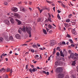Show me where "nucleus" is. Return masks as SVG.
I'll return each mask as SVG.
<instances>
[{
    "label": "nucleus",
    "instance_id": "obj_1",
    "mask_svg": "<svg viewBox=\"0 0 78 78\" xmlns=\"http://www.w3.org/2000/svg\"><path fill=\"white\" fill-rule=\"evenodd\" d=\"M27 32V33L29 34V37H31V30H32V29L31 28H28V27H26L25 28H22V31H23V32H26V31Z\"/></svg>",
    "mask_w": 78,
    "mask_h": 78
},
{
    "label": "nucleus",
    "instance_id": "obj_2",
    "mask_svg": "<svg viewBox=\"0 0 78 78\" xmlns=\"http://www.w3.org/2000/svg\"><path fill=\"white\" fill-rule=\"evenodd\" d=\"M55 70L57 73H62L63 71V69L61 67H59L57 68Z\"/></svg>",
    "mask_w": 78,
    "mask_h": 78
},
{
    "label": "nucleus",
    "instance_id": "obj_3",
    "mask_svg": "<svg viewBox=\"0 0 78 78\" xmlns=\"http://www.w3.org/2000/svg\"><path fill=\"white\" fill-rule=\"evenodd\" d=\"M4 34H3V36H5V41H7V42H8V41H10V39H9V37L7 35V34H6V33H4Z\"/></svg>",
    "mask_w": 78,
    "mask_h": 78
},
{
    "label": "nucleus",
    "instance_id": "obj_4",
    "mask_svg": "<svg viewBox=\"0 0 78 78\" xmlns=\"http://www.w3.org/2000/svg\"><path fill=\"white\" fill-rule=\"evenodd\" d=\"M56 66H59L61 64H62V62L60 60H57L55 63Z\"/></svg>",
    "mask_w": 78,
    "mask_h": 78
},
{
    "label": "nucleus",
    "instance_id": "obj_5",
    "mask_svg": "<svg viewBox=\"0 0 78 78\" xmlns=\"http://www.w3.org/2000/svg\"><path fill=\"white\" fill-rule=\"evenodd\" d=\"M64 77V74L63 73L58 74V78H63Z\"/></svg>",
    "mask_w": 78,
    "mask_h": 78
},
{
    "label": "nucleus",
    "instance_id": "obj_6",
    "mask_svg": "<svg viewBox=\"0 0 78 78\" xmlns=\"http://www.w3.org/2000/svg\"><path fill=\"white\" fill-rule=\"evenodd\" d=\"M20 9L23 12H26V11H27V9H26L23 7H21Z\"/></svg>",
    "mask_w": 78,
    "mask_h": 78
},
{
    "label": "nucleus",
    "instance_id": "obj_7",
    "mask_svg": "<svg viewBox=\"0 0 78 78\" xmlns=\"http://www.w3.org/2000/svg\"><path fill=\"white\" fill-rule=\"evenodd\" d=\"M37 21L38 22H42V17H39L37 19Z\"/></svg>",
    "mask_w": 78,
    "mask_h": 78
},
{
    "label": "nucleus",
    "instance_id": "obj_8",
    "mask_svg": "<svg viewBox=\"0 0 78 78\" xmlns=\"http://www.w3.org/2000/svg\"><path fill=\"white\" fill-rule=\"evenodd\" d=\"M75 56V55L73 53H71L70 55V57H69V59L71 58L72 59H73V58Z\"/></svg>",
    "mask_w": 78,
    "mask_h": 78
},
{
    "label": "nucleus",
    "instance_id": "obj_9",
    "mask_svg": "<svg viewBox=\"0 0 78 78\" xmlns=\"http://www.w3.org/2000/svg\"><path fill=\"white\" fill-rule=\"evenodd\" d=\"M13 15L15 16H16V17L17 18H18V19H20V15L18 13H14Z\"/></svg>",
    "mask_w": 78,
    "mask_h": 78
},
{
    "label": "nucleus",
    "instance_id": "obj_10",
    "mask_svg": "<svg viewBox=\"0 0 78 78\" xmlns=\"http://www.w3.org/2000/svg\"><path fill=\"white\" fill-rule=\"evenodd\" d=\"M11 10L13 11H14V12H17V9L16 8L13 7L12 8Z\"/></svg>",
    "mask_w": 78,
    "mask_h": 78
},
{
    "label": "nucleus",
    "instance_id": "obj_11",
    "mask_svg": "<svg viewBox=\"0 0 78 78\" xmlns=\"http://www.w3.org/2000/svg\"><path fill=\"white\" fill-rule=\"evenodd\" d=\"M15 20L16 21V22H18V25H20V24H22V22L20 20L17 19H16Z\"/></svg>",
    "mask_w": 78,
    "mask_h": 78
},
{
    "label": "nucleus",
    "instance_id": "obj_12",
    "mask_svg": "<svg viewBox=\"0 0 78 78\" xmlns=\"http://www.w3.org/2000/svg\"><path fill=\"white\" fill-rule=\"evenodd\" d=\"M15 37L16 39H19L20 38V36L19 34H16Z\"/></svg>",
    "mask_w": 78,
    "mask_h": 78
},
{
    "label": "nucleus",
    "instance_id": "obj_13",
    "mask_svg": "<svg viewBox=\"0 0 78 78\" xmlns=\"http://www.w3.org/2000/svg\"><path fill=\"white\" fill-rule=\"evenodd\" d=\"M55 44V42H51L50 44V45L51 46H53V45Z\"/></svg>",
    "mask_w": 78,
    "mask_h": 78
},
{
    "label": "nucleus",
    "instance_id": "obj_14",
    "mask_svg": "<svg viewBox=\"0 0 78 78\" xmlns=\"http://www.w3.org/2000/svg\"><path fill=\"white\" fill-rule=\"evenodd\" d=\"M9 20L11 22V23H14V19L13 18H11Z\"/></svg>",
    "mask_w": 78,
    "mask_h": 78
},
{
    "label": "nucleus",
    "instance_id": "obj_15",
    "mask_svg": "<svg viewBox=\"0 0 78 78\" xmlns=\"http://www.w3.org/2000/svg\"><path fill=\"white\" fill-rule=\"evenodd\" d=\"M7 56V54H4V53L2 54L1 55V59L2 58V56Z\"/></svg>",
    "mask_w": 78,
    "mask_h": 78
},
{
    "label": "nucleus",
    "instance_id": "obj_16",
    "mask_svg": "<svg viewBox=\"0 0 78 78\" xmlns=\"http://www.w3.org/2000/svg\"><path fill=\"white\" fill-rule=\"evenodd\" d=\"M9 39L11 41H14V39H13V37L12 36H11L10 37H9Z\"/></svg>",
    "mask_w": 78,
    "mask_h": 78
},
{
    "label": "nucleus",
    "instance_id": "obj_17",
    "mask_svg": "<svg viewBox=\"0 0 78 78\" xmlns=\"http://www.w3.org/2000/svg\"><path fill=\"white\" fill-rule=\"evenodd\" d=\"M60 56H62V57H64V55H63L62 51H61L60 52Z\"/></svg>",
    "mask_w": 78,
    "mask_h": 78
},
{
    "label": "nucleus",
    "instance_id": "obj_18",
    "mask_svg": "<svg viewBox=\"0 0 78 78\" xmlns=\"http://www.w3.org/2000/svg\"><path fill=\"white\" fill-rule=\"evenodd\" d=\"M43 31L44 34H47V31H46V30L43 29Z\"/></svg>",
    "mask_w": 78,
    "mask_h": 78
},
{
    "label": "nucleus",
    "instance_id": "obj_19",
    "mask_svg": "<svg viewBox=\"0 0 78 78\" xmlns=\"http://www.w3.org/2000/svg\"><path fill=\"white\" fill-rule=\"evenodd\" d=\"M72 33H73V34H75V35L76 34V31L74 30V29L73 30V31H72Z\"/></svg>",
    "mask_w": 78,
    "mask_h": 78
},
{
    "label": "nucleus",
    "instance_id": "obj_20",
    "mask_svg": "<svg viewBox=\"0 0 78 78\" xmlns=\"http://www.w3.org/2000/svg\"><path fill=\"white\" fill-rule=\"evenodd\" d=\"M5 24H6V25H9V20H6L5 22Z\"/></svg>",
    "mask_w": 78,
    "mask_h": 78
},
{
    "label": "nucleus",
    "instance_id": "obj_21",
    "mask_svg": "<svg viewBox=\"0 0 78 78\" xmlns=\"http://www.w3.org/2000/svg\"><path fill=\"white\" fill-rule=\"evenodd\" d=\"M32 47H33V48H37V45H36V44H34L32 45Z\"/></svg>",
    "mask_w": 78,
    "mask_h": 78
},
{
    "label": "nucleus",
    "instance_id": "obj_22",
    "mask_svg": "<svg viewBox=\"0 0 78 78\" xmlns=\"http://www.w3.org/2000/svg\"><path fill=\"white\" fill-rule=\"evenodd\" d=\"M3 41V38L0 37V42H2Z\"/></svg>",
    "mask_w": 78,
    "mask_h": 78
},
{
    "label": "nucleus",
    "instance_id": "obj_23",
    "mask_svg": "<svg viewBox=\"0 0 78 78\" xmlns=\"http://www.w3.org/2000/svg\"><path fill=\"white\" fill-rule=\"evenodd\" d=\"M4 5H6V6H8V3L6 2H5L4 3Z\"/></svg>",
    "mask_w": 78,
    "mask_h": 78
},
{
    "label": "nucleus",
    "instance_id": "obj_24",
    "mask_svg": "<svg viewBox=\"0 0 78 78\" xmlns=\"http://www.w3.org/2000/svg\"><path fill=\"white\" fill-rule=\"evenodd\" d=\"M48 20L49 22H52V21H51V18H48Z\"/></svg>",
    "mask_w": 78,
    "mask_h": 78
},
{
    "label": "nucleus",
    "instance_id": "obj_25",
    "mask_svg": "<svg viewBox=\"0 0 78 78\" xmlns=\"http://www.w3.org/2000/svg\"><path fill=\"white\" fill-rule=\"evenodd\" d=\"M2 72H5V71H6L5 69H4V68H2Z\"/></svg>",
    "mask_w": 78,
    "mask_h": 78
},
{
    "label": "nucleus",
    "instance_id": "obj_26",
    "mask_svg": "<svg viewBox=\"0 0 78 78\" xmlns=\"http://www.w3.org/2000/svg\"><path fill=\"white\" fill-rule=\"evenodd\" d=\"M18 32L20 34H21V33H22V30L20 29H19L18 30Z\"/></svg>",
    "mask_w": 78,
    "mask_h": 78
},
{
    "label": "nucleus",
    "instance_id": "obj_27",
    "mask_svg": "<svg viewBox=\"0 0 78 78\" xmlns=\"http://www.w3.org/2000/svg\"><path fill=\"white\" fill-rule=\"evenodd\" d=\"M10 76H11V75L12 74V69H10Z\"/></svg>",
    "mask_w": 78,
    "mask_h": 78
},
{
    "label": "nucleus",
    "instance_id": "obj_28",
    "mask_svg": "<svg viewBox=\"0 0 78 78\" xmlns=\"http://www.w3.org/2000/svg\"><path fill=\"white\" fill-rule=\"evenodd\" d=\"M57 17L58 19H60L61 17H60V16H59V14H58L57 15Z\"/></svg>",
    "mask_w": 78,
    "mask_h": 78
},
{
    "label": "nucleus",
    "instance_id": "obj_29",
    "mask_svg": "<svg viewBox=\"0 0 78 78\" xmlns=\"http://www.w3.org/2000/svg\"><path fill=\"white\" fill-rule=\"evenodd\" d=\"M69 41H70L71 44H73V41L72 40V39L69 40Z\"/></svg>",
    "mask_w": 78,
    "mask_h": 78
},
{
    "label": "nucleus",
    "instance_id": "obj_30",
    "mask_svg": "<svg viewBox=\"0 0 78 78\" xmlns=\"http://www.w3.org/2000/svg\"><path fill=\"white\" fill-rule=\"evenodd\" d=\"M48 27L49 28H52V26L50 24H49Z\"/></svg>",
    "mask_w": 78,
    "mask_h": 78
},
{
    "label": "nucleus",
    "instance_id": "obj_31",
    "mask_svg": "<svg viewBox=\"0 0 78 78\" xmlns=\"http://www.w3.org/2000/svg\"><path fill=\"white\" fill-rule=\"evenodd\" d=\"M68 53L69 54H71L72 53V51H71V50H70L68 51Z\"/></svg>",
    "mask_w": 78,
    "mask_h": 78
},
{
    "label": "nucleus",
    "instance_id": "obj_32",
    "mask_svg": "<svg viewBox=\"0 0 78 78\" xmlns=\"http://www.w3.org/2000/svg\"><path fill=\"white\" fill-rule=\"evenodd\" d=\"M9 70H10V68H7V71H6V72H9Z\"/></svg>",
    "mask_w": 78,
    "mask_h": 78
},
{
    "label": "nucleus",
    "instance_id": "obj_33",
    "mask_svg": "<svg viewBox=\"0 0 78 78\" xmlns=\"http://www.w3.org/2000/svg\"><path fill=\"white\" fill-rule=\"evenodd\" d=\"M38 57H39V55H36L34 57V58L35 59H36V58H38Z\"/></svg>",
    "mask_w": 78,
    "mask_h": 78
},
{
    "label": "nucleus",
    "instance_id": "obj_34",
    "mask_svg": "<svg viewBox=\"0 0 78 78\" xmlns=\"http://www.w3.org/2000/svg\"><path fill=\"white\" fill-rule=\"evenodd\" d=\"M76 24V22H72V25H75Z\"/></svg>",
    "mask_w": 78,
    "mask_h": 78
},
{
    "label": "nucleus",
    "instance_id": "obj_35",
    "mask_svg": "<svg viewBox=\"0 0 78 78\" xmlns=\"http://www.w3.org/2000/svg\"><path fill=\"white\" fill-rule=\"evenodd\" d=\"M56 55L57 56H59L60 55V54L59 53V52H57L56 53Z\"/></svg>",
    "mask_w": 78,
    "mask_h": 78
},
{
    "label": "nucleus",
    "instance_id": "obj_36",
    "mask_svg": "<svg viewBox=\"0 0 78 78\" xmlns=\"http://www.w3.org/2000/svg\"><path fill=\"white\" fill-rule=\"evenodd\" d=\"M74 59H76V60H78V57H74Z\"/></svg>",
    "mask_w": 78,
    "mask_h": 78
},
{
    "label": "nucleus",
    "instance_id": "obj_37",
    "mask_svg": "<svg viewBox=\"0 0 78 78\" xmlns=\"http://www.w3.org/2000/svg\"><path fill=\"white\" fill-rule=\"evenodd\" d=\"M28 45V44H23L22 45H21V46H27Z\"/></svg>",
    "mask_w": 78,
    "mask_h": 78
},
{
    "label": "nucleus",
    "instance_id": "obj_38",
    "mask_svg": "<svg viewBox=\"0 0 78 78\" xmlns=\"http://www.w3.org/2000/svg\"><path fill=\"white\" fill-rule=\"evenodd\" d=\"M70 19H68L66 20V22H70Z\"/></svg>",
    "mask_w": 78,
    "mask_h": 78
},
{
    "label": "nucleus",
    "instance_id": "obj_39",
    "mask_svg": "<svg viewBox=\"0 0 78 78\" xmlns=\"http://www.w3.org/2000/svg\"><path fill=\"white\" fill-rule=\"evenodd\" d=\"M29 71L30 72V73H32L33 71H32V69H29Z\"/></svg>",
    "mask_w": 78,
    "mask_h": 78
},
{
    "label": "nucleus",
    "instance_id": "obj_40",
    "mask_svg": "<svg viewBox=\"0 0 78 78\" xmlns=\"http://www.w3.org/2000/svg\"><path fill=\"white\" fill-rule=\"evenodd\" d=\"M75 64H76V62H73L72 64V66H75Z\"/></svg>",
    "mask_w": 78,
    "mask_h": 78
},
{
    "label": "nucleus",
    "instance_id": "obj_41",
    "mask_svg": "<svg viewBox=\"0 0 78 78\" xmlns=\"http://www.w3.org/2000/svg\"><path fill=\"white\" fill-rule=\"evenodd\" d=\"M61 5L62 6H63L64 8H65V5H64V4L63 3H61Z\"/></svg>",
    "mask_w": 78,
    "mask_h": 78
},
{
    "label": "nucleus",
    "instance_id": "obj_42",
    "mask_svg": "<svg viewBox=\"0 0 78 78\" xmlns=\"http://www.w3.org/2000/svg\"><path fill=\"white\" fill-rule=\"evenodd\" d=\"M74 55L75 56H76V57L78 56V54L76 53H75L74 54Z\"/></svg>",
    "mask_w": 78,
    "mask_h": 78
},
{
    "label": "nucleus",
    "instance_id": "obj_43",
    "mask_svg": "<svg viewBox=\"0 0 78 78\" xmlns=\"http://www.w3.org/2000/svg\"><path fill=\"white\" fill-rule=\"evenodd\" d=\"M62 44H63V45H66V43L64 41H63L62 42Z\"/></svg>",
    "mask_w": 78,
    "mask_h": 78
},
{
    "label": "nucleus",
    "instance_id": "obj_44",
    "mask_svg": "<svg viewBox=\"0 0 78 78\" xmlns=\"http://www.w3.org/2000/svg\"><path fill=\"white\" fill-rule=\"evenodd\" d=\"M46 2H47V3H51V2L49 1H48L47 0H46Z\"/></svg>",
    "mask_w": 78,
    "mask_h": 78
},
{
    "label": "nucleus",
    "instance_id": "obj_45",
    "mask_svg": "<svg viewBox=\"0 0 78 78\" xmlns=\"http://www.w3.org/2000/svg\"><path fill=\"white\" fill-rule=\"evenodd\" d=\"M32 72H34L35 71H36V69H35L34 68L32 70Z\"/></svg>",
    "mask_w": 78,
    "mask_h": 78
},
{
    "label": "nucleus",
    "instance_id": "obj_46",
    "mask_svg": "<svg viewBox=\"0 0 78 78\" xmlns=\"http://www.w3.org/2000/svg\"><path fill=\"white\" fill-rule=\"evenodd\" d=\"M65 26V27H67L68 25V24H66V23H64Z\"/></svg>",
    "mask_w": 78,
    "mask_h": 78
},
{
    "label": "nucleus",
    "instance_id": "obj_47",
    "mask_svg": "<svg viewBox=\"0 0 78 78\" xmlns=\"http://www.w3.org/2000/svg\"><path fill=\"white\" fill-rule=\"evenodd\" d=\"M39 11H40V13H41L43 11V9H41L39 10Z\"/></svg>",
    "mask_w": 78,
    "mask_h": 78
},
{
    "label": "nucleus",
    "instance_id": "obj_48",
    "mask_svg": "<svg viewBox=\"0 0 78 78\" xmlns=\"http://www.w3.org/2000/svg\"><path fill=\"white\" fill-rule=\"evenodd\" d=\"M68 37H69V38H70V37H71L70 36V35H69V34H68L67 35Z\"/></svg>",
    "mask_w": 78,
    "mask_h": 78
},
{
    "label": "nucleus",
    "instance_id": "obj_49",
    "mask_svg": "<svg viewBox=\"0 0 78 78\" xmlns=\"http://www.w3.org/2000/svg\"><path fill=\"white\" fill-rule=\"evenodd\" d=\"M49 16L48 17V18H51V15L50 14V13H48Z\"/></svg>",
    "mask_w": 78,
    "mask_h": 78
},
{
    "label": "nucleus",
    "instance_id": "obj_50",
    "mask_svg": "<svg viewBox=\"0 0 78 78\" xmlns=\"http://www.w3.org/2000/svg\"><path fill=\"white\" fill-rule=\"evenodd\" d=\"M62 59L63 61H65V58L64 57H62Z\"/></svg>",
    "mask_w": 78,
    "mask_h": 78
},
{
    "label": "nucleus",
    "instance_id": "obj_51",
    "mask_svg": "<svg viewBox=\"0 0 78 78\" xmlns=\"http://www.w3.org/2000/svg\"><path fill=\"white\" fill-rule=\"evenodd\" d=\"M28 4L29 5H31L32 4V2H29L28 3Z\"/></svg>",
    "mask_w": 78,
    "mask_h": 78
},
{
    "label": "nucleus",
    "instance_id": "obj_52",
    "mask_svg": "<svg viewBox=\"0 0 78 78\" xmlns=\"http://www.w3.org/2000/svg\"><path fill=\"white\" fill-rule=\"evenodd\" d=\"M31 51L32 52V53H34V49H31Z\"/></svg>",
    "mask_w": 78,
    "mask_h": 78
},
{
    "label": "nucleus",
    "instance_id": "obj_53",
    "mask_svg": "<svg viewBox=\"0 0 78 78\" xmlns=\"http://www.w3.org/2000/svg\"><path fill=\"white\" fill-rule=\"evenodd\" d=\"M71 46L72 47H75V45L74 44H72L71 45Z\"/></svg>",
    "mask_w": 78,
    "mask_h": 78
},
{
    "label": "nucleus",
    "instance_id": "obj_54",
    "mask_svg": "<svg viewBox=\"0 0 78 78\" xmlns=\"http://www.w3.org/2000/svg\"><path fill=\"white\" fill-rule=\"evenodd\" d=\"M55 53H56V51H54L52 55H54V54H55Z\"/></svg>",
    "mask_w": 78,
    "mask_h": 78
},
{
    "label": "nucleus",
    "instance_id": "obj_55",
    "mask_svg": "<svg viewBox=\"0 0 78 78\" xmlns=\"http://www.w3.org/2000/svg\"><path fill=\"white\" fill-rule=\"evenodd\" d=\"M42 72L43 73H45V74H46V72H45V71H43Z\"/></svg>",
    "mask_w": 78,
    "mask_h": 78
},
{
    "label": "nucleus",
    "instance_id": "obj_56",
    "mask_svg": "<svg viewBox=\"0 0 78 78\" xmlns=\"http://www.w3.org/2000/svg\"><path fill=\"white\" fill-rule=\"evenodd\" d=\"M28 69V65H26V70H27V69Z\"/></svg>",
    "mask_w": 78,
    "mask_h": 78
},
{
    "label": "nucleus",
    "instance_id": "obj_57",
    "mask_svg": "<svg viewBox=\"0 0 78 78\" xmlns=\"http://www.w3.org/2000/svg\"><path fill=\"white\" fill-rule=\"evenodd\" d=\"M37 45L38 47H40V46H41V45H40V44H39V43H37Z\"/></svg>",
    "mask_w": 78,
    "mask_h": 78
},
{
    "label": "nucleus",
    "instance_id": "obj_58",
    "mask_svg": "<svg viewBox=\"0 0 78 78\" xmlns=\"http://www.w3.org/2000/svg\"><path fill=\"white\" fill-rule=\"evenodd\" d=\"M57 12H58V13H60V12H61V11H60L59 10H57Z\"/></svg>",
    "mask_w": 78,
    "mask_h": 78
},
{
    "label": "nucleus",
    "instance_id": "obj_59",
    "mask_svg": "<svg viewBox=\"0 0 78 78\" xmlns=\"http://www.w3.org/2000/svg\"><path fill=\"white\" fill-rule=\"evenodd\" d=\"M46 74H47V75H49V72H47V73H46Z\"/></svg>",
    "mask_w": 78,
    "mask_h": 78
},
{
    "label": "nucleus",
    "instance_id": "obj_60",
    "mask_svg": "<svg viewBox=\"0 0 78 78\" xmlns=\"http://www.w3.org/2000/svg\"><path fill=\"white\" fill-rule=\"evenodd\" d=\"M60 49V48L59 47H58L57 48V50H59Z\"/></svg>",
    "mask_w": 78,
    "mask_h": 78
},
{
    "label": "nucleus",
    "instance_id": "obj_61",
    "mask_svg": "<svg viewBox=\"0 0 78 78\" xmlns=\"http://www.w3.org/2000/svg\"><path fill=\"white\" fill-rule=\"evenodd\" d=\"M72 14H71L69 16L70 17H72Z\"/></svg>",
    "mask_w": 78,
    "mask_h": 78
},
{
    "label": "nucleus",
    "instance_id": "obj_62",
    "mask_svg": "<svg viewBox=\"0 0 78 78\" xmlns=\"http://www.w3.org/2000/svg\"><path fill=\"white\" fill-rule=\"evenodd\" d=\"M48 61H50V57H49L48 58Z\"/></svg>",
    "mask_w": 78,
    "mask_h": 78
},
{
    "label": "nucleus",
    "instance_id": "obj_63",
    "mask_svg": "<svg viewBox=\"0 0 78 78\" xmlns=\"http://www.w3.org/2000/svg\"><path fill=\"white\" fill-rule=\"evenodd\" d=\"M52 33V30H51L49 31V33Z\"/></svg>",
    "mask_w": 78,
    "mask_h": 78
},
{
    "label": "nucleus",
    "instance_id": "obj_64",
    "mask_svg": "<svg viewBox=\"0 0 78 78\" xmlns=\"http://www.w3.org/2000/svg\"><path fill=\"white\" fill-rule=\"evenodd\" d=\"M76 68H77L76 70H77V72H78V66H77L76 67Z\"/></svg>",
    "mask_w": 78,
    "mask_h": 78
}]
</instances>
